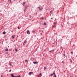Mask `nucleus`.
<instances>
[{"mask_svg":"<svg viewBox=\"0 0 77 77\" xmlns=\"http://www.w3.org/2000/svg\"><path fill=\"white\" fill-rule=\"evenodd\" d=\"M11 70H9V72H11Z\"/></svg>","mask_w":77,"mask_h":77,"instance_id":"nucleus-27","label":"nucleus"},{"mask_svg":"<svg viewBox=\"0 0 77 77\" xmlns=\"http://www.w3.org/2000/svg\"><path fill=\"white\" fill-rule=\"evenodd\" d=\"M10 2H11V0H10Z\"/></svg>","mask_w":77,"mask_h":77,"instance_id":"nucleus-32","label":"nucleus"},{"mask_svg":"<svg viewBox=\"0 0 77 77\" xmlns=\"http://www.w3.org/2000/svg\"><path fill=\"white\" fill-rule=\"evenodd\" d=\"M53 11H54V8H53Z\"/></svg>","mask_w":77,"mask_h":77,"instance_id":"nucleus-31","label":"nucleus"},{"mask_svg":"<svg viewBox=\"0 0 77 77\" xmlns=\"http://www.w3.org/2000/svg\"><path fill=\"white\" fill-rule=\"evenodd\" d=\"M54 51V50H52L51 51H50L49 52H53V51Z\"/></svg>","mask_w":77,"mask_h":77,"instance_id":"nucleus-6","label":"nucleus"},{"mask_svg":"<svg viewBox=\"0 0 77 77\" xmlns=\"http://www.w3.org/2000/svg\"><path fill=\"white\" fill-rule=\"evenodd\" d=\"M50 12H51V11Z\"/></svg>","mask_w":77,"mask_h":77,"instance_id":"nucleus-33","label":"nucleus"},{"mask_svg":"<svg viewBox=\"0 0 77 77\" xmlns=\"http://www.w3.org/2000/svg\"><path fill=\"white\" fill-rule=\"evenodd\" d=\"M43 18V17H41V20H42V19Z\"/></svg>","mask_w":77,"mask_h":77,"instance_id":"nucleus-23","label":"nucleus"},{"mask_svg":"<svg viewBox=\"0 0 77 77\" xmlns=\"http://www.w3.org/2000/svg\"><path fill=\"white\" fill-rule=\"evenodd\" d=\"M51 19L52 20V19H53V17H51Z\"/></svg>","mask_w":77,"mask_h":77,"instance_id":"nucleus-29","label":"nucleus"},{"mask_svg":"<svg viewBox=\"0 0 77 77\" xmlns=\"http://www.w3.org/2000/svg\"><path fill=\"white\" fill-rule=\"evenodd\" d=\"M17 29H20V28H19V27H18Z\"/></svg>","mask_w":77,"mask_h":77,"instance_id":"nucleus-26","label":"nucleus"},{"mask_svg":"<svg viewBox=\"0 0 77 77\" xmlns=\"http://www.w3.org/2000/svg\"><path fill=\"white\" fill-rule=\"evenodd\" d=\"M65 54H64V57L65 58Z\"/></svg>","mask_w":77,"mask_h":77,"instance_id":"nucleus-24","label":"nucleus"},{"mask_svg":"<svg viewBox=\"0 0 77 77\" xmlns=\"http://www.w3.org/2000/svg\"><path fill=\"white\" fill-rule=\"evenodd\" d=\"M11 37L12 38H13V39H14V36H13V35H12Z\"/></svg>","mask_w":77,"mask_h":77,"instance_id":"nucleus-11","label":"nucleus"},{"mask_svg":"<svg viewBox=\"0 0 77 77\" xmlns=\"http://www.w3.org/2000/svg\"><path fill=\"white\" fill-rule=\"evenodd\" d=\"M39 75H42V74L41 73H40L39 74Z\"/></svg>","mask_w":77,"mask_h":77,"instance_id":"nucleus-16","label":"nucleus"},{"mask_svg":"<svg viewBox=\"0 0 77 77\" xmlns=\"http://www.w3.org/2000/svg\"><path fill=\"white\" fill-rule=\"evenodd\" d=\"M45 69H46V67H45L44 69V70H45Z\"/></svg>","mask_w":77,"mask_h":77,"instance_id":"nucleus-13","label":"nucleus"},{"mask_svg":"<svg viewBox=\"0 0 77 77\" xmlns=\"http://www.w3.org/2000/svg\"><path fill=\"white\" fill-rule=\"evenodd\" d=\"M3 77V76L2 75H1V77Z\"/></svg>","mask_w":77,"mask_h":77,"instance_id":"nucleus-30","label":"nucleus"},{"mask_svg":"<svg viewBox=\"0 0 77 77\" xmlns=\"http://www.w3.org/2000/svg\"><path fill=\"white\" fill-rule=\"evenodd\" d=\"M50 75L51 76H52L53 75V74H50Z\"/></svg>","mask_w":77,"mask_h":77,"instance_id":"nucleus-20","label":"nucleus"},{"mask_svg":"<svg viewBox=\"0 0 77 77\" xmlns=\"http://www.w3.org/2000/svg\"><path fill=\"white\" fill-rule=\"evenodd\" d=\"M16 77H21V76H20V75H19L17 76H16Z\"/></svg>","mask_w":77,"mask_h":77,"instance_id":"nucleus-12","label":"nucleus"},{"mask_svg":"<svg viewBox=\"0 0 77 77\" xmlns=\"http://www.w3.org/2000/svg\"><path fill=\"white\" fill-rule=\"evenodd\" d=\"M54 77H56V75H54Z\"/></svg>","mask_w":77,"mask_h":77,"instance_id":"nucleus-14","label":"nucleus"},{"mask_svg":"<svg viewBox=\"0 0 77 77\" xmlns=\"http://www.w3.org/2000/svg\"><path fill=\"white\" fill-rule=\"evenodd\" d=\"M25 4H26V2H24L23 3V6H24L25 5Z\"/></svg>","mask_w":77,"mask_h":77,"instance_id":"nucleus-8","label":"nucleus"},{"mask_svg":"<svg viewBox=\"0 0 77 77\" xmlns=\"http://www.w3.org/2000/svg\"><path fill=\"white\" fill-rule=\"evenodd\" d=\"M72 59L74 60L73 59V58L72 57Z\"/></svg>","mask_w":77,"mask_h":77,"instance_id":"nucleus-28","label":"nucleus"},{"mask_svg":"<svg viewBox=\"0 0 77 77\" xmlns=\"http://www.w3.org/2000/svg\"><path fill=\"white\" fill-rule=\"evenodd\" d=\"M33 63H34V64H36V63H36V62H33Z\"/></svg>","mask_w":77,"mask_h":77,"instance_id":"nucleus-10","label":"nucleus"},{"mask_svg":"<svg viewBox=\"0 0 77 77\" xmlns=\"http://www.w3.org/2000/svg\"><path fill=\"white\" fill-rule=\"evenodd\" d=\"M76 57H77V55L76 56Z\"/></svg>","mask_w":77,"mask_h":77,"instance_id":"nucleus-34","label":"nucleus"},{"mask_svg":"<svg viewBox=\"0 0 77 77\" xmlns=\"http://www.w3.org/2000/svg\"><path fill=\"white\" fill-rule=\"evenodd\" d=\"M38 9H40V7H38Z\"/></svg>","mask_w":77,"mask_h":77,"instance_id":"nucleus-21","label":"nucleus"},{"mask_svg":"<svg viewBox=\"0 0 77 77\" xmlns=\"http://www.w3.org/2000/svg\"><path fill=\"white\" fill-rule=\"evenodd\" d=\"M71 54H72L73 53L72 52H71Z\"/></svg>","mask_w":77,"mask_h":77,"instance_id":"nucleus-22","label":"nucleus"},{"mask_svg":"<svg viewBox=\"0 0 77 77\" xmlns=\"http://www.w3.org/2000/svg\"><path fill=\"white\" fill-rule=\"evenodd\" d=\"M44 25H46V23H44Z\"/></svg>","mask_w":77,"mask_h":77,"instance_id":"nucleus-19","label":"nucleus"},{"mask_svg":"<svg viewBox=\"0 0 77 77\" xmlns=\"http://www.w3.org/2000/svg\"><path fill=\"white\" fill-rule=\"evenodd\" d=\"M9 65H10V66H11V65H12V63H9Z\"/></svg>","mask_w":77,"mask_h":77,"instance_id":"nucleus-15","label":"nucleus"},{"mask_svg":"<svg viewBox=\"0 0 77 77\" xmlns=\"http://www.w3.org/2000/svg\"><path fill=\"white\" fill-rule=\"evenodd\" d=\"M26 33L27 34H28V35H29L30 34V31H29V30H28L26 31Z\"/></svg>","mask_w":77,"mask_h":77,"instance_id":"nucleus-2","label":"nucleus"},{"mask_svg":"<svg viewBox=\"0 0 77 77\" xmlns=\"http://www.w3.org/2000/svg\"><path fill=\"white\" fill-rule=\"evenodd\" d=\"M11 77H16V76H14V75H13V74H12V73L11 74Z\"/></svg>","mask_w":77,"mask_h":77,"instance_id":"nucleus-4","label":"nucleus"},{"mask_svg":"<svg viewBox=\"0 0 77 77\" xmlns=\"http://www.w3.org/2000/svg\"><path fill=\"white\" fill-rule=\"evenodd\" d=\"M33 74V72H29V75H31V74Z\"/></svg>","mask_w":77,"mask_h":77,"instance_id":"nucleus-3","label":"nucleus"},{"mask_svg":"<svg viewBox=\"0 0 77 77\" xmlns=\"http://www.w3.org/2000/svg\"><path fill=\"white\" fill-rule=\"evenodd\" d=\"M26 62H28V61L27 60H26Z\"/></svg>","mask_w":77,"mask_h":77,"instance_id":"nucleus-17","label":"nucleus"},{"mask_svg":"<svg viewBox=\"0 0 77 77\" xmlns=\"http://www.w3.org/2000/svg\"><path fill=\"white\" fill-rule=\"evenodd\" d=\"M2 34L3 35H5V34H6V32H5V31L3 32L2 33Z\"/></svg>","mask_w":77,"mask_h":77,"instance_id":"nucleus-5","label":"nucleus"},{"mask_svg":"<svg viewBox=\"0 0 77 77\" xmlns=\"http://www.w3.org/2000/svg\"><path fill=\"white\" fill-rule=\"evenodd\" d=\"M26 42H27V41L26 40H25L24 42V43H26Z\"/></svg>","mask_w":77,"mask_h":77,"instance_id":"nucleus-7","label":"nucleus"},{"mask_svg":"<svg viewBox=\"0 0 77 77\" xmlns=\"http://www.w3.org/2000/svg\"><path fill=\"white\" fill-rule=\"evenodd\" d=\"M5 50L6 51H8V49H6Z\"/></svg>","mask_w":77,"mask_h":77,"instance_id":"nucleus-9","label":"nucleus"},{"mask_svg":"<svg viewBox=\"0 0 77 77\" xmlns=\"http://www.w3.org/2000/svg\"><path fill=\"white\" fill-rule=\"evenodd\" d=\"M42 8H41V9L40 8V10H42Z\"/></svg>","mask_w":77,"mask_h":77,"instance_id":"nucleus-18","label":"nucleus"},{"mask_svg":"<svg viewBox=\"0 0 77 77\" xmlns=\"http://www.w3.org/2000/svg\"><path fill=\"white\" fill-rule=\"evenodd\" d=\"M56 27V23H54V25L52 26V29Z\"/></svg>","mask_w":77,"mask_h":77,"instance_id":"nucleus-1","label":"nucleus"},{"mask_svg":"<svg viewBox=\"0 0 77 77\" xmlns=\"http://www.w3.org/2000/svg\"><path fill=\"white\" fill-rule=\"evenodd\" d=\"M55 74V72H54L53 73V74Z\"/></svg>","mask_w":77,"mask_h":77,"instance_id":"nucleus-25","label":"nucleus"}]
</instances>
